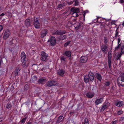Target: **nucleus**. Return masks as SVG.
Instances as JSON below:
<instances>
[{"instance_id":"1","label":"nucleus","mask_w":124,"mask_h":124,"mask_svg":"<svg viewBox=\"0 0 124 124\" xmlns=\"http://www.w3.org/2000/svg\"><path fill=\"white\" fill-rule=\"evenodd\" d=\"M48 56V55L46 54L44 52L42 51L41 53L40 59L43 62H46Z\"/></svg>"},{"instance_id":"2","label":"nucleus","mask_w":124,"mask_h":124,"mask_svg":"<svg viewBox=\"0 0 124 124\" xmlns=\"http://www.w3.org/2000/svg\"><path fill=\"white\" fill-rule=\"evenodd\" d=\"M58 84L57 81L51 80L48 81L46 83V85L49 87L58 85Z\"/></svg>"},{"instance_id":"3","label":"nucleus","mask_w":124,"mask_h":124,"mask_svg":"<svg viewBox=\"0 0 124 124\" xmlns=\"http://www.w3.org/2000/svg\"><path fill=\"white\" fill-rule=\"evenodd\" d=\"M117 84L119 86H124V77L121 76L118 78Z\"/></svg>"},{"instance_id":"4","label":"nucleus","mask_w":124,"mask_h":124,"mask_svg":"<svg viewBox=\"0 0 124 124\" xmlns=\"http://www.w3.org/2000/svg\"><path fill=\"white\" fill-rule=\"evenodd\" d=\"M56 41L55 37L52 36L50 37V39L48 40L47 42H50L51 46H54L56 45Z\"/></svg>"},{"instance_id":"5","label":"nucleus","mask_w":124,"mask_h":124,"mask_svg":"<svg viewBox=\"0 0 124 124\" xmlns=\"http://www.w3.org/2000/svg\"><path fill=\"white\" fill-rule=\"evenodd\" d=\"M66 33L65 31L58 30L55 32L52 33V35H62Z\"/></svg>"},{"instance_id":"6","label":"nucleus","mask_w":124,"mask_h":124,"mask_svg":"<svg viewBox=\"0 0 124 124\" xmlns=\"http://www.w3.org/2000/svg\"><path fill=\"white\" fill-rule=\"evenodd\" d=\"M108 64L109 68H110L111 67V54L110 52H108Z\"/></svg>"},{"instance_id":"7","label":"nucleus","mask_w":124,"mask_h":124,"mask_svg":"<svg viewBox=\"0 0 124 124\" xmlns=\"http://www.w3.org/2000/svg\"><path fill=\"white\" fill-rule=\"evenodd\" d=\"M33 25L36 28H39L40 27V24L39 22L38 19L36 17V18H34Z\"/></svg>"},{"instance_id":"8","label":"nucleus","mask_w":124,"mask_h":124,"mask_svg":"<svg viewBox=\"0 0 124 124\" xmlns=\"http://www.w3.org/2000/svg\"><path fill=\"white\" fill-rule=\"evenodd\" d=\"M10 34V32L8 29L6 30L3 35V38L4 39L6 40L9 37Z\"/></svg>"},{"instance_id":"9","label":"nucleus","mask_w":124,"mask_h":124,"mask_svg":"<svg viewBox=\"0 0 124 124\" xmlns=\"http://www.w3.org/2000/svg\"><path fill=\"white\" fill-rule=\"evenodd\" d=\"M21 62L28 61L26 54L24 52H22L21 53Z\"/></svg>"},{"instance_id":"10","label":"nucleus","mask_w":124,"mask_h":124,"mask_svg":"<svg viewBox=\"0 0 124 124\" xmlns=\"http://www.w3.org/2000/svg\"><path fill=\"white\" fill-rule=\"evenodd\" d=\"M101 47L102 52L106 54L107 52V49L108 47L105 45H101Z\"/></svg>"},{"instance_id":"11","label":"nucleus","mask_w":124,"mask_h":124,"mask_svg":"<svg viewBox=\"0 0 124 124\" xmlns=\"http://www.w3.org/2000/svg\"><path fill=\"white\" fill-rule=\"evenodd\" d=\"M88 59L87 57L85 56H81L80 59V61L81 63H86Z\"/></svg>"},{"instance_id":"12","label":"nucleus","mask_w":124,"mask_h":124,"mask_svg":"<svg viewBox=\"0 0 124 124\" xmlns=\"http://www.w3.org/2000/svg\"><path fill=\"white\" fill-rule=\"evenodd\" d=\"M88 77L90 81L91 82H93L94 79V75L92 72H90L89 73Z\"/></svg>"},{"instance_id":"13","label":"nucleus","mask_w":124,"mask_h":124,"mask_svg":"<svg viewBox=\"0 0 124 124\" xmlns=\"http://www.w3.org/2000/svg\"><path fill=\"white\" fill-rule=\"evenodd\" d=\"M65 72V71L64 70L59 69L57 72V73L60 76L63 77L64 76Z\"/></svg>"},{"instance_id":"14","label":"nucleus","mask_w":124,"mask_h":124,"mask_svg":"<svg viewBox=\"0 0 124 124\" xmlns=\"http://www.w3.org/2000/svg\"><path fill=\"white\" fill-rule=\"evenodd\" d=\"M61 35L57 37V39L58 41L63 40L66 39L67 38V36L66 35Z\"/></svg>"},{"instance_id":"15","label":"nucleus","mask_w":124,"mask_h":124,"mask_svg":"<svg viewBox=\"0 0 124 124\" xmlns=\"http://www.w3.org/2000/svg\"><path fill=\"white\" fill-rule=\"evenodd\" d=\"M41 37L43 38L45 37L47 33V30L45 29L42 30L41 32Z\"/></svg>"},{"instance_id":"16","label":"nucleus","mask_w":124,"mask_h":124,"mask_svg":"<svg viewBox=\"0 0 124 124\" xmlns=\"http://www.w3.org/2000/svg\"><path fill=\"white\" fill-rule=\"evenodd\" d=\"M22 66L23 68H27L28 66L29 63L28 61L21 62Z\"/></svg>"},{"instance_id":"17","label":"nucleus","mask_w":124,"mask_h":124,"mask_svg":"<svg viewBox=\"0 0 124 124\" xmlns=\"http://www.w3.org/2000/svg\"><path fill=\"white\" fill-rule=\"evenodd\" d=\"M103 101V99L102 98L96 99L95 101L96 105H98L102 102Z\"/></svg>"},{"instance_id":"18","label":"nucleus","mask_w":124,"mask_h":124,"mask_svg":"<svg viewBox=\"0 0 124 124\" xmlns=\"http://www.w3.org/2000/svg\"><path fill=\"white\" fill-rule=\"evenodd\" d=\"M124 105V102L123 101H119L116 104V105L118 107H120Z\"/></svg>"},{"instance_id":"19","label":"nucleus","mask_w":124,"mask_h":124,"mask_svg":"<svg viewBox=\"0 0 124 124\" xmlns=\"http://www.w3.org/2000/svg\"><path fill=\"white\" fill-rule=\"evenodd\" d=\"M63 119V116H60L59 117L56 121V124L59 123L61 122Z\"/></svg>"},{"instance_id":"20","label":"nucleus","mask_w":124,"mask_h":124,"mask_svg":"<svg viewBox=\"0 0 124 124\" xmlns=\"http://www.w3.org/2000/svg\"><path fill=\"white\" fill-rule=\"evenodd\" d=\"M33 34V32L31 31H27L26 32V35L29 37L32 36Z\"/></svg>"},{"instance_id":"21","label":"nucleus","mask_w":124,"mask_h":124,"mask_svg":"<svg viewBox=\"0 0 124 124\" xmlns=\"http://www.w3.org/2000/svg\"><path fill=\"white\" fill-rule=\"evenodd\" d=\"M95 75L97 79L100 81H101L102 79V78L101 74L96 73L95 74Z\"/></svg>"},{"instance_id":"22","label":"nucleus","mask_w":124,"mask_h":124,"mask_svg":"<svg viewBox=\"0 0 124 124\" xmlns=\"http://www.w3.org/2000/svg\"><path fill=\"white\" fill-rule=\"evenodd\" d=\"M64 55L68 57H70L71 56V51H66L65 52Z\"/></svg>"},{"instance_id":"23","label":"nucleus","mask_w":124,"mask_h":124,"mask_svg":"<svg viewBox=\"0 0 124 124\" xmlns=\"http://www.w3.org/2000/svg\"><path fill=\"white\" fill-rule=\"evenodd\" d=\"M25 24L26 26H29L30 25L31 23L30 22V19H27L25 21Z\"/></svg>"},{"instance_id":"24","label":"nucleus","mask_w":124,"mask_h":124,"mask_svg":"<svg viewBox=\"0 0 124 124\" xmlns=\"http://www.w3.org/2000/svg\"><path fill=\"white\" fill-rule=\"evenodd\" d=\"M81 24L79 23H76L74 26L76 30H78L81 27L80 25Z\"/></svg>"},{"instance_id":"25","label":"nucleus","mask_w":124,"mask_h":124,"mask_svg":"<svg viewBox=\"0 0 124 124\" xmlns=\"http://www.w3.org/2000/svg\"><path fill=\"white\" fill-rule=\"evenodd\" d=\"M94 96V94L90 93H87L86 94V96L88 98H92Z\"/></svg>"},{"instance_id":"26","label":"nucleus","mask_w":124,"mask_h":124,"mask_svg":"<svg viewBox=\"0 0 124 124\" xmlns=\"http://www.w3.org/2000/svg\"><path fill=\"white\" fill-rule=\"evenodd\" d=\"M71 10L73 12H75L77 13H79L80 12L79 9L78 8H72L71 9Z\"/></svg>"},{"instance_id":"27","label":"nucleus","mask_w":124,"mask_h":124,"mask_svg":"<svg viewBox=\"0 0 124 124\" xmlns=\"http://www.w3.org/2000/svg\"><path fill=\"white\" fill-rule=\"evenodd\" d=\"M37 80V77L35 76H34L31 77V81L32 82L34 83Z\"/></svg>"},{"instance_id":"28","label":"nucleus","mask_w":124,"mask_h":124,"mask_svg":"<svg viewBox=\"0 0 124 124\" xmlns=\"http://www.w3.org/2000/svg\"><path fill=\"white\" fill-rule=\"evenodd\" d=\"M46 80V79L40 78L38 80V82L41 84H44L43 83L45 82Z\"/></svg>"},{"instance_id":"29","label":"nucleus","mask_w":124,"mask_h":124,"mask_svg":"<svg viewBox=\"0 0 124 124\" xmlns=\"http://www.w3.org/2000/svg\"><path fill=\"white\" fill-rule=\"evenodd\" d=\"M90 80L88 77L85 76L84 77V81L86 83H88Z\"/></svg>"},{"instance_id":"30","label":"nucleus","mask_w":124,"mask_h":124,"mask_svg":"<svg viewBox=\"0 0 124 124\" xmlns=\"http://www.w3.org/2000/svg\"><path fill=\"white\" fill-rule=\"evenodd\" d=\"M20 71V70L18 68H16L14 71V74L15 76H17L18 75V73Z\"/></svg>"},{"instance_id":"31","label":"nucleus","mask_w":124,"mask_h":124,"mask_svg":"<svg viewBox=\"0 0 124 124\" xmlns=\"http://www.w3.org/2000/svg\"><path fill=\"white\" fill-rule=\"evenodd\" d=\"M12 107V105L11 104L8 103L6 106V108L7 109H10Z\"/></svg>"},{"instance_id":"32","label":"nucleus","mask_w":124,"mask_h":124,"mask_svg":"<svg viewBox=\"0 0 124 124\" xmlns=\"http://www.w3.org/2000/svg\"><path fill=\"white\" fill-rule=\"evenodd\" d=\"M107 108V107H106V106H105V105H104V104H103V106L101 109L100 110L101 111H103L105 110V109Z\"/></svg>"},{"instance_id":"33","label":"nucleus","mask_w":124,"mask_h":124,"mask_svg":"<svg viewBox=\"0 0 124 124\" xmlns=\"http://www.w3.org/2000/svg\"><path fill=\"white\" fill-rule=\"evenodd\" d=\"M27 118V117H26L24 118H23L20 121V122L22 123H24L25 122Z\"/></svg>"},{"instance_id":"34","label":"nucleus","mask_w":124,"mask_h":124,"mask_svg":"<svg viewBox=\"0 0 124 124\" xmlns=\"http://www.w3.org/2000/svg\"><path fill=\"white\" fill-rule=\"evenodd\" d=\"M78 14L75 12H73L72 13L73 16L74 17H77L79 15Z\"/></svg>"},{"instance_id":"35","label":"nucleus","mask_w":124,"mask_h":124,"mask_svg":"<svg viewBox=\"0 0 124 124\" xmlns=\"http://www.w3.org/2000/svg\"><path fill=\"white\" fill-rule=\"evenodd\" d=\"M84 124H89V122L88 118H85L84 120Z\"/></svg>"},{"instance_id":"36","label":"nucleus","mask_w":124,"mask_h":124,"mask_svg":"<svg viewBox=\"0 0 124 124\" xmlns=\"http://www.w3.org/2000/svg\"><path fill=\"white\" fill-rule=\"evenodd\" d=\"M70 42L71 41H68L67 42L64 44V46L65 47L67 46L70 44Z\"/></svg>"},{"instance_id":"37","label":"nucleus","mask_w":124,"mask_h":124,"mask_svg":"<svg viewBox=\"0 0 124 124\" xmlns=\"http://www.w3.org/2000/svg\"><path fill=\"white\" fill-rule=\"evenodd\" d=\"M75 1V3L74 4V6H77L78 5V0H74Z\"/></svg>"},{"instance_id":"38","label":"nucleus","mask_w":124,"mask_h":124,"mask_svg":"<svg viewBox=\"0 0 124 124\" xmlns=\"http://www.w3.org/2000/svg\"><path fill=\"white\" fill-rule=\"evenodd\" d=\"M104 105L106 106V107H108L110 105V104L108 102H107L106 103H104Z\"/></svg>"},{"instance_id":"39","label":"nucleus","mask_w":124,"mask_h":124,"mask_svg":"<svg viewBox=\"0 0 124 124\" xmlns=\"http://www.w3.org/2000/svg\"><path fill=\"white\" fill-rule=\"evenodd\" d=\"M122 54H118V56L116 58V59L117 60H120V58L121 56L122 55H121Z\"/></svg>"},{"instance_id":"40","label":"nucleus","mask_w":124,"mask_h":124,"mask_svg":"<svg viewBox=\"0 0 124 124\" xmlns=\"http://www.w3.org/2000/svg\"><path fill=\"white\" fill-rule=\"evenodd\" d=\"M64 6V5L63 4H59L58 6V7L59 8H60L63 7Z\"/></svg>"},{"instance_id":"41","label":"nucleus","mask_w":124,"mask_h":124,"mask_svg":"<svg viewBox=\"0 0 124 124\" xmlns=\"http://www.w3.org/2000/svg\"><path fill=\"white\" fill-rule=\"evenodd\" d=\"M5 14H6V15L8 16H11V13L10 12H7Z\"/></svg>"},{"instance_id":"42","label":"nucleus","mask_w":124,"mask_h":124,"mask_svg":"<svg viewBox=\"0 0 124 124\" xmlns=\"http://www.w3.org/2000/svg\"><path fill=\"white\" fill-rule=\"evenodd\" d=\"M121 46V45L120 44H118V45L115 48V50H117L120 47V46Z\"/></svg>"},{"instance_id":"43","label":"nucleus","mask_w":124,"mask_h":124,"mask_svg":"<svg viewBox=\"0 0 124 124\" xmlns=\"http://www.w3.org/2000/svg\"><path fill=\"white\" fill-rule=\"evenodd\" d=\"M117 113L118 115H120L122 114L123 111L121 110H119L118 111Z\"/></svg>"},{"instance_id":"44","label":"nucleus","mask_w":124,"mask_h":124,"mask_svg":"<svg viewBox=\"0 0 124 124\" xmlns=\"http://www.w3.org/2000/svg\"><path fill=\"white\" fill-rule=\"evenodd\" d=\"M110 84V83L109 82H106L105 83L104 85V86H108Z\"/></svg>"},{"instance_id":"45","label":"nucleus","mask_w":124,"mask_h":124,"mask_svg":"<svg viewBox=\"0 0 124 124\" xmlns=\"http://www.w3.org/2000/svg\"><path fill=\"white\" fill-rule=\"evenodd\" d=\"M104 42L105 43H106L107 42V39L106 37H104Z\"/></svg>"},{"instance_id":"46","label":"nucleus","mask_w":124,"mask_h":124,"mask_svg":"<svg viewBox=\"0 0 124 124\" xmlns=\"http://www.w3.org/2000/svg\"><path fill=\"white\" fill-rule=\"evenodd\" d=\"M120 120L121 121H123L124 120V116L121 117L120 118Z\"/></svg>"},{"instance_id":"47","label":"nucleus","mask_w":124,"mask_h":124,"mask_svg":"<svg viewBox=\"0 0 124 124\" xmlns=\"http://www.w3.org/2000/svg\"><path fill=\"white\" fill-rule=\"evenodd\" d=\"M118 32L117 31V30L116 31V33L115 34V37H117V36L118 35Z\"/></svg>"},{"instance_id":"48","label":"nucleus","mask_w":124,"mask_h":124,"mask_svg":"<svg viewBox=\"0 0 124 124\" xmlns=\"http://www.w3.org/2000/svg\"><path fill=\"white\" fill-rule=\"evenodd\" d=\"M124 46H122L121 47V51H122L124 48Z\"/></svg>"},{"instance_id":"49","label":"nucleus","mask_w":124,"mask_h":124,"mask_svg":"<svg viewBox=\"0 0 124 124\" xmlns=\"http://www.w3.org/2000/svg\"><path fill=\"white\" fill-rule=\"evenodd\" d=\"M3 29V26L1 25H0V31L2 30Z\"/></svg>"},{"instance_id":"50","label":"nucleus","mask_w":124,"mask_h":124,"mask_svg":"<svg viewBox=\"0 0 124 124\" xmlns=\"http://www.w3.org/2000/svg\"><path fill=\"white\" fill-rule=\"evenodd\" d=\"M86 12H85V11H84V14H83V16H84V20L85 19V16L86 15Z\"/></svg>"},{"instance_id":"51","label":"nucleus","mask_w":124,"mask_h":124,"mask_svg":"<svg viewBox=\"0 0 124 124\" xmlns=\"http://www.w3.org/2000/svg\"><path fill=\"white\" fill-rule=\"evenodd\" d=\"M61 59L63 61H64L65 59V58L63 56H62L61 57Z\"/></svg>"},{"instance_id":"52","label":"nucleus","mask_w":124,"mask_h":124,"mask_svg":"<svg viewBox=\"0 0 124 124\" xmlns=\"http://www.w3.org/2000/svg\"><path fill=\"white\" fill-rule=\"evenodd\" d=\"M119 1L121 3H124V0H120Z\"/></svg>"},{"instance_id":"53","label":"nucleus","mask_w":124,"mask_h":124,"mask_svg":"<svg viewBox=\"0 0 124 124\" xmlns=\"http://www.w3.org/2000/svg\"><path fill=\"white\" fill-rule=\"evenodd\" d=\"M116 121H115L111 123V124H116Z\"/></svg>"},{"instance_id":"54","label":"nucleus","mask_w":124,"mask_h":124,"mask_svg":"<svg viewBox=\"0 0 124 124\" xmlns=\"http://www.w3.org/2000/svg\"><path fill=\"white\" fill-rule=\"evenodd\" d=\"M120 41V39L119 38L118 39V44H119V43Z\"/></svg>"},{"instance_id":"55","label":"nucleus","mask_w":124,"mask_h":124,"mask_svg":"<svg viewBox=\"0 0 124 124\" xmlns=\"http://www.w3.org/2000/svg\"><path fill=\"white\" fill-rule=\"evenodd\" d=\"M100 18V17H97V18L95 20L96 21V22H97L98 21V19Z\"/></svg>"},{"instance_id":"56","label":"nucleus","mask_w":124,"mask_h":124,"mask_svg":"<svg viewBox=\"0 0 124 124\" xmlns=\"http://www.w3.org/2000/svg\"><path fill=\"white\" fill-rule=\"evenodd\" d=\"M3 117L0 118V122H2L3 120Z\"/></svg>"},{"instance_id":"57","label":"nucleus","mask_w":124,"mask_h":124,"mask_svg":"<svg viewBox=\"0 0 124 124\" xmlns=\"http://www.w3.org/2000/svg\"><path fill=\"white\" fill-rule=\"evenodd\" d=\"M5 14H5L3 13H2L0 15V16H4V15H5Z\"/></svg>"},{"instance_id":"58","label":"nucleus","mask_w":124,"mask_h":124,"mask_svg":"<svg viewBox=\"0 0 124 124\" xmlns=\"http://www.w3.org/2000/svg\"><path fill=\"white\" fill-rule=\"evenodd\" d=\"M120 54H122L121 55H122L123 54H124V51H121V52Z\"/></svg>"},{"instance_id":"59","label":"nucleus","mask_w":124,"mask_h":124,"mask_svg":"<svg viewBox=\"0 0 124 124\" xmlns=\"http://www.w3.org/2000/svg\"><path fill=\"white\" fill-rule=\"evenodd\" d=\"M31 123L29 121L27 124H31Z\"/></svg>"},{"instance_id":"60","label":"nucleus","mask_w":124,"mask_h":124,"mask_svg":"<svg viewBox=\"0 0 124 124\" xmlns=\"http://www.w3.org/2000/svg\"><path fill=\"white\" fill-rule=\"evenodd\" d=\"M73 3V2H72V1L70 2V4H72Z\"/></svg>"},{"instance_id":"61","label":"nucleus","mask_w":124,"mask_h":124,"mask_svg":"<svg viewBox=\"0 0 124 124\" xmlns=\"http://www.w3.org/2000/svg\"><path fill=\"white\" fill-rule=\"evenodd\" d=\"M123 26H124V22H123V23L122 24Z\"/></svg>"},{"instance_id":"62","label":"nucleus","mask_w":124,"mask_h":124,"mask_svg":"<svg viewBox=\"0 0 124 124\" xmlns=\"http://www.w3.org/2000/svg\"><path fill=\"white\" fill-rule=\"evenodd\" d=\"M77 20V19H74V21H76Z\"/></svg>"},{"instance_id":"63","label":"nucleus","mask_w":124,"mask_h":124,"mask_svg":"<svg viewBox=\"0 0 124 124\" xmlns=\"http://www.w3.org/2000/svg\"><path fill=\"white\" fill-rule=\"evenodd\" d=\"M72 23V24H75V22L74 23Z\"/></svg>"}]
</instances>
